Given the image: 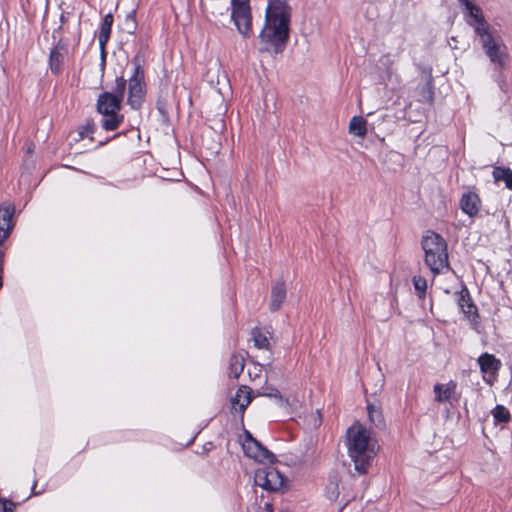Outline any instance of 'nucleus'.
<instances>
[{
  "label": "nucleus",
  "mask_w": 512,
  "mask_h": 512,
  "mask_svg": "<svg viewBox=\"0 0 512 512\" xmlns=\"http://www.w3.org/2000/svg\"><path fill=\"white\" fill-rule=\"evenodd\" d=\"M292 9L286 0H269L265 11L264 26L259 34L265 47L261 51L282 53L290 38Z\"/></svg>",
  "instance_id": "f257e3e1"
},
{
  "label": "nucleus",
  "mask_w": 512,
  "mask_h": 512,
  "mask_svg": "<svg viewBox=\"0 0 512 512\" xmlns=\"http://www.w3.org/2000/svg\"><path fill=\"white\" fill-rule=\"evenodd\" d=\"M346 436L348 455L354 463L355 470L364 475L376 456L374 446L371 444V431L355 422L348 428Z\"/></svg>",
  "instance_id": "f03ea898"
},
{
  "label": "nucleus",
  "mask_w": 512,
  "mask_h": 512,
  "mask_svg": "<svg viewBox=\"0 0 512 512\" xmlns=\"http://www.w3.org/2000/svg\"><path fill=\"white\" fill-rule=\"evenodd\" d=\"M422 248L425 253L424 261L434 276L449 268L447 242L438 233L428 230L422 237Z\"/></svg>",
  "instance_id": "7ed1b4c3"
},
{
  "label": "nucleus",
  "mask_w": 512,
  "mask_h": 512,
  "mask_svg": "<svg viewBox=\"0 0 512 512\" xmlns=\"http://www.w3.org/2000/svg\"><path fill=\"white\" fill-rule=\"evenodd\" d=\"M122 100L118 99L111 92L99 94L96 103V110L103 116L101 127L105 131H115L124 122V115L120 113Z\"/></svg>",
  "instance_id": "20e7f679"
},
{
  "label": "nucleus",
  "mask_w": 512,
  "mask_h": 512,
  "mask_svg": "<svg viewBox=\"0 0 512 512\" xmlns=\"http://www.w3.org/2000/svg\"><path fill=\"white\" fill-rule=\"evenodd\" d=\"M481 47L490 62L498 71H503L509 60L508 48L499 35H495L491 29L478 35Z\"/></svg>",
  "instance_id": "39448f33"
},
{
  "label": "nucleus",
  "mask_w": 512,
  "mask_h": 512,
  "mask_svg": "<svg viewBox=\"0 0 512 512\" xmlns=\"http://www.w3.org/2000/svg\"><path fill=\"white\" fill-rule=\"evenodd\" d=\"M146 96V83H145V71L140 62L134 60V69L132 76L128 79V105L138 110L142 107V104Z\"/></svg>",
  "instance_id": "423d86ee"
},
{
  "label": "nucleus",
  "mask_w": 512,
  "mask_h": 512,
  "mask_svg": "<svg viewBox=\"0 0 512 512\" xmlns=\"http://www.w3.org/2000/svg\"><path fill=\"white\" fill-rule=\"evenodd\" d=\"M231 20L244 38L252 34V11L250 0H231Z\"/></svg>",
  "instance_id": "0eeeda50"
},
{
  "label": "nucleus",
  "mask_w": 512,
  "mask_h": 512,
  "mask_svg": "<svg viewBox=\"0 0 512 512\" xmlns=\"http://www.w3.org/2000/svg\"><path fill=\"white\" fill-rule=\"evenodd\" d=\"M254 482L266 491L280 492L285 486L286 478L275 467L264 466L256 469Z\"/></svg>",
  "instance_id": "6e6552de"
},
{
  "label": "nucleus",
  "mask_w": 512,
  "mask_h": 512,
  "mask_svg": "<svg viewBox=\"0 0 512 512\" xmlns=\"http://www.w3.org/2000/svg\"><path fill=\"white\" fill-rule=\"evenodd\" d=\"M455 296L457 305L465 319L468 320L470 327L474 330H478L481 326V316L468 287L463 284L461 290L456 292Z\"/></svg>",
  "instance_id": "1a4fd4ad"
},
{
  "label": "nucleus",
  "mask_w": 512,
  "mask_h": 512,
  "mask_svg": "<svg viewBox=\"0 0 512 512\" xmlns=\"http://www.w3.org/2000/svg\"><path fill=\"white\" fill-rule=\"evenodd\" d=\"M244 436L242 448L247 457L258 462L273 463L275 461V455L255 439L248 430L244 431Z\"/></svg>",
  "instance_id": "9d476101"
},
{
  "label": "nucleus",
  "mask_w": 512,
  "mask_h": 512,
  "mask_svg": "<svg viewBox=\"0 0 512 512\" xmlns=\"http://www.w3.org/2000/svg\"><path fill=\"white\" fill-rule=\"evenodd\" d=\"M459 3L465 8L467 15L466 23L474 29L476 36L491 29L481 7L476 5L473 0H459Z\"/></svg>",
  "instance_id": "9b49d317"
},
{
  "label": "nucleus",
  "mask_w": 512,
  "mask_h": 512,
  "mask_svg": "<svg viewBox=\"0 0 512 512\" xmlns=\"http://www.w3.org/2000/svg\"><path fill=\"white\" fill-rule=\"evenodd\" d=\"M477 362L483 374V381L486 384L493 385L502 367L500 359L493 354L484 352L478 357Z\"/></svg>",
  "instance_id": "f8f14e48"
},
{
  "label": "nucleus",
  "mask_w": 512,
  "mask_h": 512,
  "mask_svg": "<svg viewBox=\"0 0 512 512\" xmlns=\"http://www.w3.org/2000/svg\"><path fill=\"white\" fill-rule=\"evenodd\" d=\"M15 205L12 202H3L0 204V246L12 233L16 221Z\"/></svg>",
  "instance_id": "ddd939ff"
},
{
  "label": "nucleus",
  "mask_w": 512,
  "mask_h": 512,
  "mask_svg": "<svg viewBox=\"0 0 512 512\" xmlns=\"http://www.w3.org/2000/svg\"><path fill=\"white\" fill-rule=\"evenodd\" d=\"M68 55L67 44L63 39H59L58 42L51 48L49 53V68L52 74L58 76L63 71V64Z\"/></svg>",
  "instance_id": "4468645a"
},
{
  "label": "nucleus",
  "mask_w": 512,
  "mask_h": 512,
  "mask_svg": "<svg viewBox=\"0 0 512 512\" xmlns=\"http://www.w3.org/2000/svg\"><path fill=\"white\" fill-rule=\"evenodd\" d=\"M461 211L469 218H476L482 208V200L475 190L464 192L459 200Z\"/></svg>",
  "instance_id": "2eb2a0df"
},
{
  "label": "nucleus",
  "mask_w": 512,
  "mask_h": 512,
  "mask_svg": "<svg viewBox=\"0 0 512 512\" xmlns=\"http://www.w3.org/2000/svg\"><path fill=\"white\" fill-rule=\"evenodd\" d=\"M252 393L253 391L251 388L241 385L237 389L235 396L231 399L232 409H234L235 412H238L242 417L246 408L252 402Z\"/></svg>",
  "instance_id": "dca6fc26"
},
{
  "label": "nucleus",
  "mask_w": 512,
  "mask_h": 512,
  "mask_svg": "<svg viewBox=\"0 0 512 512\" xmlns=\"http://www.w3.org/2000/svg\"><path fill=\"white\" fill-rule=\"evenodd\" d=\"M286 286L283 281L276 282L271 288V299L269 309L271 312L278 311L286 299Z\"/></svg>",
  "instance_id": "f3484780"
},
{
  "label": "nucleus",
  "mask_w": 512,
  "mask_h": 512,
  "mask_svg": "<svg viewBox=\"0 0 512 512\" xmlns=\"http://www.w3.org/2000/svg\"><path fill=\"white\" fill-rule=\"evenodd\" d=\"M456 389L457 383L453 380H450L446 384H435L433 387L435 393V401L438 403H444L449 401L455 394Z\"/></svg>",
  "instance_id": "a211bd4d"
},
{
  "label": "nucleus",
  "mask_w": 512,
  "mask_h": 512,
  "mask_svg": "<svg viewBox=\"0 0 512 512\" xmlns=\"http://www.w3.org/2000/svg\"><path fill=\"white\" fill-rule=\"evenodd\" d=\"M113 22H114V17L112 15V13L106 14L102 20V23L100 26V32L98 35L99 46L102 51L105 50V46L110 39Z\"/></svg>",
  "instance_id": "6ab92c4d"
},
{
  "label": "nucleus",
  "mask_w": 512,
  "mask_h": 512,
  "mask_svg": "<svg viewBox=\"0 0 512 512\" xmlns=\"http://www.w3.org/2000/svg\"><path fill=\"white\" fill-rule=\"evenodd\" d=\"M245 366V359L240 353H233L228 362V376L232 379H238Z\"/></svg>",
  "instance_id": "aec40b11"
},
{
  "label": "nucleus",
  "mask_w": 512,
  "mask_h": 512,
  "mask_svg": "<svg viewBox=\"0 0 512 512\" xmlns=\"http://www.w3.org/2000/svg\"><path fill=\"white\" fill-rule=\"evenodd\" d=\"M340 477L337 473L331 474L325 488V496L331 502H336L340 496Z\"/></svg>",
  "instance_id": "412c9836"
},
{
  "label": "nucleus",
  "mask_w": 512,
  "mask_h": 512,
  "mask_svg": "<svg viewBox=\"0 0 512 512\" xmlns=\"http://www.w3.org/2000/svg\"><path fill=\"white\" fill-rule=\"evenodd\" d=\"M251 339L254 346L258 349L271 350V343L267 333L262 328L256 326L251 330Z\"/></svg>",
  "instance_id": "4be33fe9"
},
{
  "label": "nucleus",
  "mask_w": 512,
  "mask_h": 512,
  "mask_svg": "<svg viewBox=\"0 0 512 512\" xmlns=\"http://www.w3.org/2000/svg\"><path fill=\"white\" fill-rule=\"evenodd\" d=\"M494 181H503L507 189L512 191V170L509 167L495 166L492 171Z\"/></svg>",
  "instance_id": "5701e85b"
},
{
  "label": "nucleus",
  "mask_w": 512,
  "mask_h": 512,
  "mask_svg": "<svg viewBox=\"0 0 512 512\" xmlns=\"http://www.w3.org/2000/svg\"><path fill=\"white\" fill-rule=\"evenodd\" d=\"M349 133L361 138L365 137L367 134V121L362 116L352 117L349 123Z\"/></svg>",
  "instance_id": "b1692460"
},
{
  "label": "nucleus",
  "mask_w": 512,
  "mask_h": 512,
  "mask_svg": "<svg viewBox=\"0 0 512 512\" xmlns=\"http://www.w3.org/2000/svg\"><path fill=\"white\" fill-rule=\"evenodd\" d=\"M369 421L378 429H385V419L383 412L380 407H376L373 404L367 405Z\"/></svg>",
  "instance_id": "393cba45"
},
{
  "label": "nucleus",
  "mask_w": 512,
  "mask_h": 512,
  "mask_svg": "<svg viewBox=\"0 0 512 512\" xmlns=\"http://www.w3.org/2000/svg\"><path fill=\"white\" fill-rule=\"evenodd\" d=\"M495 423H508L511 419L509 410L503 405H496L493 410Z\"/></svg>",
  "instance_id": "a878e982"
},
{
  "label": "nucleus",
  "mask_w": 512,
  "mask_h": 512,
  "mask_svg": "<svg viewBox=\"0 0 512 512\" xmlns=\"http://www.w3.org/2000/svg\"><path fill=\"white\" fill-rule=\"evenodd\" d=\"M412 282L417 296L424 299L427 291V280L423 276L417 275L412 278Z\"/></svg>",
  "instance_id": "bb28decb"
},
{
  "label": "nucleus",
  "mask_w": 512,
  "mask_h": 512,
  "mask_svg": "<svg viewBox=\"0 0 512 512\" xmlns=\"http://www.w3.org/2000/svg\"><path fill=\"white\" fill-rule=\"evenodd\" d=\"M256 395L257 396H265V397L276 399L278 401H282V395H281L280 391L277 388L270 386V385H265V386L261 387L259 390H257Z\"/></svg>",
  "instance_id": "cd10ccee"
},
{
  "label": "nucleus",
  "mask_w": 512,
  "mask_h": 512,
  "mask_svg": "<svg viewBox=\"0 0 512 512\" xmlns=\"http://www.w3.org/2000/svg\"><path fill=\"white\" fill-rule=\"evenodd\" d=\"M95 130H96V127H95L94 122L92 120L87 121L86 124L79 126V128H78V135H79L78 140H83L86 137H90V139L92 140L93 139L92 135L95 132Z\"/></svg>",
  "instance_id": "c85d7f7f"
},
{
  "label": "nucleus",
  "mask_w": 512,
  "mask_h": 512,
  "mask_svg": "<svg viewBox=\"0 0 512 512\" xmlns=\"http://www.w3.org/2000/svg\"><path fill=\"white\" fill-rule=\"evenodd\" d=\"M126 85L127 80L123 76L117 77L115 80V87L112 94L115 95L116 98L123 101Z\"/></svg>",
  "instance_id": "c756f323"
},
{
  "label": "nucleus",
  "mask_w": 512,
  "mask_h": 512,
  "mask_svg": "<svg viewBox=\"0 0 512 512\" xmlns=\"http://www.w3.org/2000/svg\"><path fill=\"white\" fill-rule=\"evenodd\" d=\"M423 100L429 104H432L434 101V87L431 82H427L422 88L420 92Z\"/></svg>",
  "instance_id": "7c9ffc66"
},
{
  "label": "nucleus",
  "mask_w": 512,
  "mask_h": 512,
  "mask_svg": "<svg viewBox=\"0 0 512 512\" xmlns=\"http://www.w3.org/2000/svg\"><path fill=\"white\" fill-rule=\"evenodd\" d=\"M17 504L3 496H0V512H15Z\"/></svg>",
  "instance_id": "2f4dec72"
},
{
  "label": "nucleus",
  "mask_w": 512,
  "mask_h": 512,
  "mask_svg": "<svg viewBox=\"0 0 512 512\" xmlns=\"http://www.w3.org/2000/svg\"><path fill=\"white\" fill-rule=\"evenodd\" d=\"M263 367L262 365H254L253 368L248 369V375L252 381H255L257 378H260Z\"/></svg>",
  "instance_id": "473e14b6"
},
{
  "label": "nucleus",
  "mask_w": 512,
  "mask_h": 512,
  "mask_svg": "<svg viewBox=\"0 0 512 512\" xmlns=\"http://www.w3.org/2000/svg\"><path fill=\"white\" fill-rule=\"evenodd\" d=\"M229 10V7L224 3L221 5L220 3H215L213 6L212 14L225 15Z\"/></svg>",
  "instance_id": "72a5a7b5"
},
{
  "label": "nucleus",
  "mask_w": 512,
  "mask_h": 512,
  "mask_svg": "<svg viewBox=\"0 0 512 512\" xmlns=\"http://www.w3.org/2000/svg\"><path fill=\"white\" fill-rule=\"evenodd\" d=\"M4 273V252L0 249V275Z\"/></svg>",
  "instance_id": "f704fd0d"
},
{
  "label": "nucleus",
  "mask_w": 512,
  "mask_h": 512,
  "mask_svg": "<svg viewBox=\"0 0 512 512\" xmlns=\"http://www.w3.org/2000/svg\"><path fill=\"white\" fill-rule=\"evenodd\" d=\"M60 22H61V25L59 26L58 30H61L62 25H64L67 22V18L63 13L60 15Z\"/></svg>",
  "instance_id": "c9c22d12"
},
{
  "label": "nucleus",
  "mask_w": 512,
  "mask_h": 512,
  "mask_svg": "<svg viewBox=\"0 0 512 512\" xmlns=\"http://www.w3.org/2000/svg\"><path fill=\"white\" fill-rule=\"evenodd\" d=\"M265 508H266L268 511L273 512L272 504H270V503H266V504H265Z\"/></svg>",
  "instance_id": "e433bc0d"
},
{
  "label": "nucleus",
  "mask_w": 512,
  "mask_h": 512,
  "mask_svg": "<svg viewBox=\"0 0 512 512\" xmlns=\"http://www.w3.org/2000/svg\"><path fill=\"white\" fill-rule=\"evenodd\" d=\"M3 288V276L0 275V290Z\"/></svg>",
  "instance_id": "4c0bfd02"
}]
</instances>
